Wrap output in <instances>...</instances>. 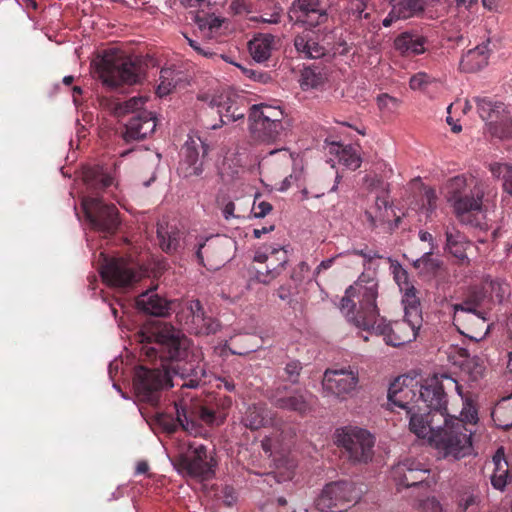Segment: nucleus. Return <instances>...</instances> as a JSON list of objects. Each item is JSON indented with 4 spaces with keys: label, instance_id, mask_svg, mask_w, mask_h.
<instances>
[{
    "label": "nucleus",
    "instance_id": "41",
    "mask_svg": "<svg viewBox=\"0 0 512 512\" xmlns=\"http://www.w3.org/2000/svg\"><path fill=\"white\" fill-rule=\"evenodd\" d=\"M181 72L172 68H162L160 71V83L157 87V94L160 97L169 94L172 89L176 88L178 81L181 80Z\"/></svg>",
    "mask_w": 512,
    "mask_h": 512
},
{
    "label": "nucleus",
    "instance_id": "22",
    "mask_svg": "<svg viewBox=\"0 0 512 512\" xmlns=\"http://www.w3.org/2000/svg\"><path fill=\"white\" fill-rule=\"evenodd\" d=\"M211 106L217 108L220 117L219 123L212 124L211 129L215 130L223 125L243 121L249 108L244 97L237 95H221L211 100Z\"/></svg>",
    "mask_w": 512,
    "mask_h": 512
},
{
    "label": "nucleus",
    "instance_id": "31",
    "mask_svg": "<svg viewBox=\"0 0 512 512\" xmlns=\"http://www.w3.org/2000/svg\"><path fill=\"white\" fill-rule=\"evenodd\" d=\"M446 250L455 257L461 264L469 263L467 250L472 247V243L466 236L455 229L447 227L445 230Z\"/></svg>",
    "mask_w": 512,
    "mask_h": 512
},
{
    "label": "nucleus",
    "instance_id": "4",
    "mask_svg": "<svg viewBox=\"0 0 512 512\" xmlns=\"http://www.w3.org/2000/svg\"><path fill=\"white\" fill-rule=\"evenodd\" d=\"M454 389L462 397V386L451 376L442 374L426 378L418 389L417 402L422 406L425 421L431 432L426 436H434L447 425V391Z\"/></svg>",
    "mask_w": 512,
    "mask_h": 512
},
{
    "label": "nucleus",
    "instance_id": "36",
    "mask_svg": "<svg viewBox=\"0 0 512 512\" xmlns=\"http://www.w3.org/2000/svg\"><path fill=\"white\" fill-rule=\"evenodd\" d=\"M493 463L494 470L491 475V484L495 489L503 491L507 484L512 481V475L509 472L508 462L504 458L502 448L498 449L493 456Z\"/></svg>",
    "mask_w": 512,
    "mask_h": 512
},
{
    "label": "nucleus",
    "instance_id": "5",
    "mask_svg": "<svg viewBox=\"0 0 512 512\" xmlns=\"http://www.w3.org/2000/svg\"><path fill=\"white\" fill-rule=\"evenodd\" d=\"M96 72L104 86L116 89L140 83L145 77V65L136 56L109 49L97 63Z\"/></svg>",
    "mask_w": 512,
    "mask_h": 512
},
{
    "label": "nucleus",
    "instance_id": "12",
    "mask_svg": "<svg viewBox=\"0 0 512 512\" xmlns=\"http://www.w3.org/2000/svg\"><path fill=\"white\" fill-rule=\"evenodd\" d=\"M478 307L479 302L474 298L454 305V325L462 335L474 341L485 338L490 330L486 312L478 310Z\"/></svg>",
    "mask_w": 512,
    "mask_h": 512
},
{
    "label": "nucleus",
    "instance_id": "13",
    "mask_svg": "<svg viewBox=\"0 0 512 512\" xmlns=\"http://www.w3.org/2000/svg\"><path fill=\"white\" fill-rule=\"evenodd\" d=\"M82 208L90 227L105 237L117 232L120 219L114 204L104 203L100 198L87 196L82 200Z\"/></svg>",
    "mask_w": 512,
    "mask_h": 512
},
{
    "label": "nucleus",
    "instance_id": "55",
    "mask_svg": "<svg viewBox=\"0 0 512 512\" xmlns=\"http://www.w3.org/2000/svg\"><path fill=\"white\" fill-rule=\"evenodd\" d=\"M423 512H442V507L434 497L423 500L420 504Z\"/></svg>",
    "mask_w": 512,
    "mask_h": 512
},
{
    "label": "nucleus",
    "instance_id": "61",
    "mask_svg": "<svg viewBox=\"0 0 512 512\" xmlns=\"http://www.w3.org/2000/svg\"><path fill=\"white\" fill-rule=\"evenodd\" d=\"M503 189L512 197V166L506 168V172L503 176Z\"/></svg>",
    "mask_w": 512,
    "mask_h": 512
},
{
    "label": "nucleus",
    "instance_id": "37",
    "mask_svg": "<svg viewBox=\"0 0 512 512\" xmlns=\"http://www.w3.org/2000/svg\"><path fill=\"white\" fill-rule=\"evenodd\" d=\"M249 112L254 118H262L267 122L274 124L284 129L283 120L284 112L279 106H272L268 104H255L250 106Z\"/></svg>",
    "mask_w": 512,
    "mask_h": 512
},
{
    "label": "nucleus",
    "instance_id": "14",
    "mask_svg": "<svg viewBox=\"0 0 512 512\" xmlns=\"http://www.w3.org/2000/svg\"><path fill=\"white\" fill-rule=\"evenodd\" d=\"M265 397L277 409L306 416L313 411L314 396L305 389H292L286 384L267 389Z\"/></svg>",
    "mask_w": 512,
    "mask_h": 512
},
{
    "label": "nucleus",
    "instance_id": "35",
    "mask_svg": "<svg viewBox=\"0 0 512 512\" xmlns=\"http://www.w3.org/2000/svg\"><path fill=\"white\" fill-rule=\"evenodd\" d=\"M276 38L271 34H259L249 42V51L254 60L264 62L276 47Z\"/></svg>",
    "mask_w": 512,
    "mask_h": 512
},
{
    "label": "nucleus",
    "instance_id": "52",
    "mask_svg": "<svg viewBox=\"0 0 512 512\" xmlns=\"http://www.w3.org/2000/svg\"><path fill=\"white\" fill-rule=\"evenodd\" d=\"M430 83V77L426 73H417L410 79V87L413 90L424 89Z\"/></svg>",
    "mask_w": 512,
    "mask_h": 512
},
{
    "label": "nucleus",
    "instance_id": "24",
    "mask_svg": "<svg viewBox=\"0 0 512 512\" xmlns=\"http://www.w3.org/2000/svg\"><path fill=\"white\" fill-rule=\"evenodd\" d=\"M288 15L295 24L309 27H316L327 21L326 9L320 0H294Z\"/></svg>",
    "mask_w": 512,
    "mask_h": 512
},
{
    "label": "nucleus",
    "instance_id": "32",
    "mask_svg": "<svg viewBox=\"0 0 512 512\" xmlns=\"http://www.w3.org/2000/svg\"><path fill=\"white\" fill-rule=\"evenodd\" d=\"M182 235L183 233L176 225L165 221L157 224L159 246L167 254H173L179 249Z\"/></svg>",
    "mask_w": 512,
    "mask_h": 512
},
{
    "label": "nucleus",
    "instance_id": "58",
    "mask_svg": "<svg viewBox=\"0 0 512 512\" xmlns=\"http://www.w3.org/2000/svg\"><path fill=\"white\" fill-rule=\"evenodd\" d=\"M280 8H275L274 12L271 14H263L260 16V21L268 24H277L280 22Z\"/></svg>",
    "mask_w": 512,
    "mask_h": 512
},
{
    "label": "nucleus",
    "instance_id": "56",
    "mask_svg": "<svg viewBox=\"0 0 512 512\" xmlns=\"http://www.w3.org/2000/svg\"><path fill=\"white\" fill-rule=\"evenodd\" d=\"M272 210V205L269 202L262 201L253 205V214L256 218L265 217Z\"/></svg>",
    "mask_w": 512,
    "mask_h": 512
},
{
    "label": "nucleus",
    "instance_id": "3",
    "mask_svg": "<svg viewBox=\"0 0 512 512\" xmlns=\"http://www.w3.org/2000/svg\"><path fill=\"white\" fill-rule=\"evenodd\" d=\"M463 399V408L460 417L447 413V425L439 432L430 436V442L443 452L445 458L451 457L459 460L471 454L473 431L466 425H475L478 421V413L475 406L468 400Z\"/></svg>",
    "mask_w": 512,
    "mask_h": 512
},
{
    "label": "nucleus",
    "instance_id": "19",
    "mask_svg": "<svg viewBox=\"0 0 512 512\" xmlns=\"http://www.w3.org/2000/svg\"><path fill=\"white\" fill-rule=\"evenodd\" d=\"M210 146L200 136H189L183 147V160L179 173L184 178L198 177L203 173V160Z\"/></svg>",
    "mask_w": 512,
    "mask_h": 512
},
{
    "label": "nucleus",
    "instance_id": "8",
    "mask_svg": "<svg viewBox=\"0 0 512 512\" xmlns=\"http://www.w3.org/2000/svg\"><path fill=\"white\" fill-rule=\"evenodd\" d=\"M479 117L485 121V131L491 138L498 140L512 139V116L503 102L491 97H474Z\"/></svg>",
    "mask_w": 512,
    "mask_h": 512
},
{
    "label": "nucleus",
    "instance_id": "26",
    "mask_svg": "<svg viewBox=\"0 0 512 512\" xmlns=\"http://www.w3.org/2000/svg\"><path fill=\"white\" fill-rule=\"evenodd\" d=\"M248 129L254 143L266 145L276 144L284 130L262 118H254L251 112L248 114Z\"/></svg>",
    "mask_w": 512,
    "mask_h": 512
},
{
    "label": "nucleus",
    "instance_id": "34",
    "mask_svg": "<svg viewBox=\"0 0 512 512\" xmlns=\"http://www.w3.org/2000/svg\"><path fill=\"white\" fill-rule=\"evenodd\" d=\"M83 180L87 189L98 194L114 184V178L102 167H87L83 171Z\"/></svg>",
    "mask_w": 512,
    "mask_h": 512
},
{
    "label": "nucleus",
    "instance_id": "57",
    "mask_svg": "<svg viewBox=\"0 0 512 512\" xmlns=\"http://www.w3.org/2000/svg\"><path fill=\"white\" fill-rule=\"evenodd\" d=\"M354 255L361 256L368 260V262L372 261L375 258H383L376 251L369 249L367 246L364 249H354L352 252Z\"/></svg>",
    "mask_w": 512,
    "mask_h": 512
},
{
    "label": "nucleus",
    "instance_id": "43",
    "mask_svg": "<svg viewBox=\"0 0 512 512\" xmlns=\"http://www.w3.org/2000/svg\"><path fill=\"white\" fill-rule=\"evenodd\" d=\"M433 251L425 252L422 257L415 260L413 267L421 274L427 276L436 275L441 267V262L438 259L432 258Z\"/></svg>",
    "mask_w": 512,
    "mask_h": 512
},
{
    "label": "nucleus",
    "instance_id": "40",
    "mask_svg": "<svg viewBox=\"0 0 512 512\" xmlns=\"http://www.w3.org/2000/svg\"><path fill=\"white\" fill-rule=\"evenodd\" d=\"M495 425L504 430L512 428V396L501 399L492 411Z\"/></svg>",
    "mask_w": 512,
    "mask_h": 512
},
{
    "label": "nucleus",
    "instance_id": "30",
    "mask_svg": "<svg viewBox=\"0 0 512 512\" xmlns=\"http://www.w3.org/2000/svg\"><path fill=\"white\" fill-rule=\"evenodd\" d=\"M489 41L477 45L463 54L460 60V69L463 72L473 73L481 70L488 64L489 59Z\"/></svg>",
    "mask_w": 512,
    "mask_h": 512
},
{
    "label": "nucleus",
    "instance_id": "27",
    "mask_svg": "<svg viewBox=\"0 0 512 512\" xmlns=\"http://www.w3.org/2000/svg\"><path fill=\"white\" fill-rule=\"evenodd\" d=\"M294 47L302 58L320 59L327 56V49L319 43L311 29H306L295 36Z\"/></svg>",
    "mask_w": 512,
    "mask_h": 512
},
{
    "label": "nucleus",
    "instance_id": "42",
    "mask_svg": "<svg viewBox=\"0 0 512 512\" xmlns=\"http://www.w3.org/2000/svg\"><path fill=\"white\" fill-rule=\"evenodd\" d=\"M339 162L351 170H356L361 165L358 148L352 145H340L337 150Z\"/></svg>",
    "mask_w": 512,
    "mask_h": 512
},
{
    "label": "nucleus",
    "instance_id": "17",
    "mask_svg": "<svg viewBox=\"0 0 512 512\" xmlns=\"http://www.w3.org/2000/svg\"><path fill=\"white\" fill-rule=\"evenodd\" d=\"M359 497L352 482L341 480L325 485L315 504L321 512H345Z\"/></svg>",
    "mask_w": 512,
    "mask_h": 512
},
{
    "label": "nucleus",
    "instance_id": "6",
    "mask_svg": "<svg viewBox=\"0 0 512 512\" xmlns=\"http://www.w3.org/2000/svg\"><path fill=\"white\" fill-rule=\"evenodd\" d=\"M174 409L177 424L190 434L200 433L202 425L213 426L223 423V417L219 415L220 404L212 395L205 399H191L189 402L182 399L174 403Z\"/></svg>",
    "mask_w": 512,
    "mask_h": 512
},
{
    "label": "nucleus",
    "instance_id": "20",
    "mask_svg": "<svg viewBox=\"0 0 512 512\" xmlns=\"http://www.w3.org/2000/svg\"><path fill=\"white\" fill-rule=\"evenodd\" d=\"M214 466L213 458L208 460L207 448L204 445L190 447L189 451L182 454L177 461V467L182 473L202 480L214 475Z\"/></svg>",
    "mask_w": 512,
    "mask_h": 512
},
{
    "label": "nucleus",
    "instance_id": "2",
    "mask_svg": "<svg viewBox=\"0 0 512 512\" xmlns=\"http://www.w3.org/2000/svg\"><path fill=\"white\" fill-rule=\"evenodd\" d=\"M377 295V281L361 275L346 290L340 309L348 321L364 331L382 336L389 346L399 347L413 341L422 325V315L414 314V318L405 315L401 320L386 322L379 314Z\"/></svg>",
    "mask_w": 512,
    "mask_h": 512
},
{
    "label": "nucleus",
    "instance_id": "54",
    "mask_svg": "<svg viewBox=\"0 0 512 512\" xmlns=\"http://www.w3.org/2000/svg\"><path fill=\"white\" fill-rule=\"evenodd\" d=\"M393 273L394 279L398 283L401 290L407 287V285H410L408 282V273L400 265L394 267Z\"/></svg>",
    "mask_w": 512,
    "mask_h": 512
},
{
    "label": "nucleus",
    "instance_id": "45",
    "mask_svg": "<svg viewBox=\"0 0 512 512\" xmlns=\"http://www.w3.org/2000/svg\"><path fill=\"white\" fill-rule=\"evenodd\" d=\"M462 371L469 376L471 381H477L482 377L484 372L483 362L476 357H467L462 364Z\"/></svg>",
    "mask_w": 512,
    "mask_h": 512
},
{
    "label": "nucleus",
    "instance_id": "50",
    "mask_svg": "<svg viewBox=\"0 0 512 512\" xmlns=\"http://www.w3.org/2000/svg\"><path fill=\"white\" fill-rule=\"evenodd\" d=\"M437 199L438 197L435 189L425 188L422 197V207L427 211V213H431L436 209Z\"/></svg>",
    "mask_w": 512,
    "mask_h": 512
},
{
    "label": "nucleus",
    "instance_id": "21",
    "mask_svg": "<svg viewBox=\"0 0 512 512\" xmlns=\"http://www.w3.org/2000/svg\"><path fill=\"white\" fill-rule=\"evenodd\" d=\"M358 382V373L351 367L327 369L324 373L322 386L324 392L343 400L356 389Z\"/></svg>",
    "mask_w": 512,
    "mask_h": 512
},
{
    "label": "nucleus",
    "instance_id": "46",
    "mask_svg": "<svg viewBox=\"0 0 512 512\" xmlns=\"http://www.w3.org/2000/svg\"><path fill=\"white\" fill-rule=\"evenodd\" d=\"M479 506L478 496L472 493H463L457 501L458 512H477Z\"/></svg>",
    "mask_w": 512,
    "mask_h": 512
},
{
    "label": "nucleus",
    "instance_id": "59",
    "mask_svg": "<svg viewBox=\"0 0 512 512\" xmlns=\"http://www.w3.org/2000/svg\"><path fill=\"white\" fill-rule=\"evenodd\" d=\"M185 38L187 39V42L188 44L200 55L204 56V57H212L214 55H216L214 52L210 51V50H207V49H204L202 48L199 43L191 38H189L188 36H185Z\"/></svg>",
    "mask_w": 512,
    "mask_h": 512
},
{
    "label": "nucleus",
    "instance_id": "53",
    "mask_svg": "<svg viewBox=\"0 0 512 512\" xmlns=\"http://www.w3.org/2000/svg\"><path fill=\"white\" fill-rule=\"evenodd\" d=\"M219 498L222 499L227 506H232L237 499L234 488L228 485L222 487Z\"/></svg>",
    "mask_w": 512,
    "mask_h": 512
},
{
    "label": "nucleus",
    "instance_id": "64",
    "mask_svg": "<svg viewBox=\"0 0 512 512\" xmlns=\"http://www.w3.org/2000/svg\"><path fill=\"white\" fill-rule=\"evenodd\" d=\"M234 210L235 204L231 201L228 202L223 209V215L225 219H229L230 217L234 216Z\"/></svg>",
    "mask_w": 512,
    "mask_h": 512
},
{
    "label": "nucleus",
    "instance_id": "16",
    "mask_svg": "<svg viewBox=\"0 0 512 512\" xmlns=\"http://www.w3.org/2000/svg\"><path fill=\"white\" fill-rule=\"evenodd\" d=\"M98 263L102 279L110 286L127 287L141 279V270L124 258L109 257L101 252Z\"/></svg>",
    "mask_w": 512,
    "mask_h": 512
},
{
    "label": "nucleus",
    "instance_id": "51",
    "mask_svg": "<svg viewBox=\"0 0 512 512\" xmlns=\"http://www.w3.org/2000/svg\"><path fill=\"white\" fill-rule=\"evenodd\" d=\"M377 105L380 110L394 111L399 106V100L386 93L380 94L377 97Z\"/></svg>",
    "mask_w": 512,
    "mask_h": 512
},
{
    "label": "nucleus",
    "instance_id": "1",
    "mask_svg": "<svg viewBox=\"0 0 512 512\" xmlns=\"http://www.w3.org/2000/svg\"><path fill=\"white\" fill-rule=\"evenodd\" d=\"M141 351L148 359L159 358L162 369L139 366L135 369L133 384L143 402L156 405L159 392L173 386L170 371L182 379L181 388H198L208 382L204 365L196 362L190 351V340L167 323L143 327L136 335Z\"/></svg>",
    "mask_w": 512,
    "mask_h": 512
},
{
    "label": "nucleus",
    "instance_id": "29",
    "mask_svg": "<svg viewBox=\"0 0 512 512\" xmlns=\"http://www.w3.org/2000/svg\"><path fill=\"white\" fill-rule=\"evenodd\" d=\"M427 38L417 31H406L394 40V47L404 56H415L426 51Z\"/></svg>",
    "mask_w": 512,
    "mask_h": 512
},
{
    "label": "nucleus",
    "instance_id": "33",
    "mask_svg": "<svg viewBox=\"0 0 512 512\" xmlns=\"http://www.w3.org/2000/svg\"><path fill=\"white\" fill-rule=\"evenodd\" d=\"M276 415L266 404H253L247 408L243 423L250 430H258L268 425H273V418Z\"/></svg>",
    "mask_w": 512,
    "mask_h": 512
},
{
    "label": "nucleus",
    "instance_id": "39",
    "mask_svg": "<svg viewBox=\"0 0 512 512\" xmlns=\"http://www.w3.org/2000/svg\"><path fill=\"white\" fill-rule=\"evenodd\" d=\"M391 15L396 18L408 19L424 10V0H390Z\"/></svg>",
    "mask_w": 512,
    "mask_h": 512
},
{
    "label": "nucleus",
    "instance_id": "15",
    "mask_svg": "<svg viewBox=\"0 0 512 512\" xmlns=\"http://www.w3.org/2000/svg\"><path fill=\"white\" fill-rule=\"evenodd\" d=\"M374 437L367 430L346 427L337 431L336 443L352 462L367 463L372 459Z\"/></svg>",
    "mask_w": 512,
    "mask_h": 512
},
{
    "label": "nucleus",
    "instance_id": "23",
    "mask_svg": "<svg viewBox=\"0 0 512 512\" xmlns=\"http://www.w3.org/2000/svg\"><path fill=\"white\" fill-rule=\"evenodd\" d=\"M429 475L430 471L413 459H405L392 468V478L398 487H429Z\"/></svg>",
    "mask_w": 512,
    "mask_h": 512
},
{
    "label": "nucleus",
    "instance_id": "44",
    "mask_svg": "<svg viewBox=\"0 0 512 512\" xmlns=\"http://www.w3.org/2000/svg\"><path fill=\"white\" fill-rule=\"evenodd\" d=\"M402 291H404L402 302L404 304L405 315L412 318H414V314L421 315L416 289L412 285H407Z\"/></svg>",
    "mask_w": 512,
    "mask_h": 512
},
{
    "label": "nucleus",
    "instance_id": "11",
    "mask_svg": "<svg viewBox=\"0 0 512 512\" xmlns=\"http://www.w3.org/2000/svg\"><path fill=\"white\" fill-rule=\"evenodd\" d=\"M289 261L288 251L280 245H263L254 255L250 274L263 284H269L276 279Z\"/></svg>",
    "mask_w": 512,
    "mask_h": 512
},
{
    "label": "nucleus",
    "instance_id": "9",
    "mask_svg": "<svg viewBox=\"0 0 512 512\" xmlns=\"http://www.w3.org/2000/svg\"><path fill=\"white\" fill-rule=\"evenodd\" d=\"M418 389L402 386L397 379L392 383L388 390V399L392 405L405 409L409 417V429L419 438H426L431 432L429 425H422L425 421V415L422 414V406L417 402Z\"/></svg>",
    "mask_w": 512,
    "mask_h": 512
},
{
    "label": "nucleus",
    "instance_id": "10",
    "mask_svg": "<svg viewBox=\"0 0 512 512\" xmlns=\"http://www.w3.org/2000/svg\"><path fill=\"white\" fill-rule=\"evenodd\" d=\"M174 312L179 324L189 333L209 335L216 333L219 329V322L206 313L198 299L176 301Z\"/></svg>",
    "mask_w": 512,
    "mask_h": 512
},
{
    "label": "nucleus",
    "instance_id": "60",
    "mask_svg": "<svg viewBox=\"0 0 512 512\" xmlns=\"http://www.w3.org/2000/svg\"><path fill=\"white\" fill-rule=\"evenodd\" d=\"M366 3L365 0H355L352 2V9L359 18L367 19L369 17V13L365 12Z\"/></svg>",
    "mask_w": 512,
    "mask_h": 512
},
{
    "label": "nucleus",
    "instance_id": "49",
    "mask_svg": "<svg viewBox=\"0 0 512 512\" xmlns=\"http://www.w3.org/2000/svg\"><path fill=\"white\" fill-rule=\"evenodd\" d=\"M301 370L302 365L299 361L292 360L288 362L284 368V372L286 374L285 380L290 381L291 383H297Z\"/></svg>",
    "mask_w": 512,
    "mask_h": 512
},
{
    "label": "nucleus",
    "instance_id": "47",
    "mask_svg": "<svg viewBox=\"0 0 512 512\" xmlns=\"http://www.w3.org/2000/svg\"><path fill=\"white\" fill-rule=\"evenodd\" d=\"M196 22L201 31L209 30L210 32L218 29L221 26L222 21L213 15L206 17H196Z\"/></svg>",
    "mask_w": 512,
    "mask_h": 512
},
{
    "label": "nucleus",
    "instance_id": "38",
    "mask_svg": "<svg viewBox=\"0 0 512 512\" xmlns=\"http://www.w3.org/2000/svg\"><path fill=\"white\" fill-rule=\"evenodd\" d=\"M327 80V70L319 65H310L301 72L300 85L303 90L316 89Z\"/></svg>",
    "mask_w": 512,
    "mask_h": 512
},
{
    "label": "nucleus",
    "instance_id": "18",
    "mask_svg": "<svg viewBox=\"0 0 512 512\" xmlns=\"http://www.w3.org/2000/svg\"><path fill=\"white\" fill-rule=\"evenodd\" d=\"M364 216L369 228L383 233H392L398 228L400 222V217L396 216L386 189L376 196L374 204L366 209Z\"/></svg>",
    "mask_w": 512,
    "mask_h": 512
},
{
    "label": "nucleus",
    "instance_id": "62",
    "mask_svg": "<svg viewBox=\"0 0 512 512\" xmlns=\"http://www.w3.org/2000/svg\"><path fill=\"white\" fill-rule=\"evenodd\" d=\"M181 3L185 7L196 8V7H208L211 5V0H181Z\"/></svg>",
    "mask_w": 512,
    "mask_h": 512
},
{
    "label": "nucleus",
    "instance_id": "48",
    "mask_svg": "<svg viewBox=\"0 0 512 512\" xmlns=\"http://www.w3.org/2000/svg\"><path fill=\"white\" fill-rule=\"evenodd\" d=\"M145 104V99L143 97H132L127 101L123 102L119 105L120 113L126 114L129 112H137L142 109Z\"/></svg>",
    "mask_w": 512,
    "mask_h": 512
},
{
    "label": "nucleus",
    "instance_id": "63",
    "mask_svg": "<svg viewBox=\"0 0 512 512\" xmlns=\"http://www.w3.org/2000/svg\"><path fill=\"white\" fill-rule=\"evenodd\" d=\"M419 239L423 242H428L430 244V250L429 251H434L435 249V244H434V238L432 236L431 233L427 232V231H419Z\"/></svg>",
    "mask_w": 512,
    "mask_h": 512
},
{
    "label": "nucleus",
    "instance_id": "25",
    "mask_svg": "<svg viewBox=\"0 0 512 512\" xmlns=\"http://www.w3.org/2000/svg\"><path fill=\"white\" fill-rule=\"evenodd\" d=\"M156 120L151 112L142 110L133 115L125 126L123 137L126 142L140 141L154 132Z\"/></svg>",
    "mask_w": 512,
    "mask_h": 512
},
{
    "label": "nucleus",
    "instance_id": "28",
    "mask_svg": "<svg viewBox=\"0 0 512 512\" xmlns=\"http://www.w3.org/2000/svg\"><path fill=\"white\" fill-rule=\"evenodd\" d=\"M136 304L145 313L165 317L174 312L176 301H167L157 294L145 292L138 296Z\"/></svg>",
    "mask_w": 512,
    "mask_h": 512
},
{
    "label": "nucleus",
    "instance_id": "7",
    "mask_svg": "<svg viewBox=\"0 0 512 512\" xmlns=\"http://www.w3.org/2000/svg\"><path fill=\"white\" fill-rule=\"evenodd\" d=\"M467 180L463 175L455 176L448 180L445 187V198L452 206L456 217L461 222H471L470 216L482 210L484 190L480 185H475L470 193H466Z\"/></svg>",
    "mask_w": 512,
    "mask_h": 512
}]
</instances>
